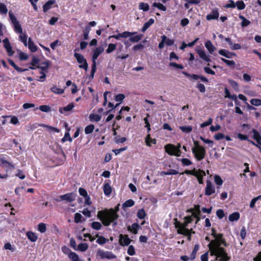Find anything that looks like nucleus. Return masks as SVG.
Returning a JSON list of instances; mask_svg holds the SVG:
<instances>
[{
    "mask_svg": "<svg viewBox=\"0 0 261 261\" xmlns=\"http://www.w3.org/2000/svg\"><path fill=\"white\" fill-rule=\"evenodd\" d=\"M95 237L98 238L97 240H96V242L99 245H103L107 241V239L102 236H99L98 234H96Z\"/></svg>",
    "mask_w": 261,
    "mask_h": 261,
    "instance_id": "37",
    "label": "nucleus"
},
{
    "mask_svg": "<svg viewBox=\"0 0 261 261\" xmlns=\"http://www.w3.org/2000/svg\"><path fill=\"white\" fill-rule=\"evenodd\" d=\"M154 22V20L153 18H150L149 20L144 23L143 28H142V31L145 32L147 29Z\"/></svg>",
    "mask_w": 261,
    "mask_h": 261,
    "instance_id": "27",
    "label": "nucleus"
},
{
    "mask_svg": "<svg viewBox=\"0 0 261 261\" xmlns=\"http://www.w3.org/2000/svg\"><path fill=\"white\" fill-rule=\"evenodd\" d=\"M104 48L101 46L96 47L93 50L92 61H96L98 56L103 51Z\"/></svg>",
    "mask_w": 261,
    "mask_h": 261,
    "instance_id": "12",
    "label": "nucleus"
},
{
    "mask_svg": "<svg viewBox=\"0 0 261 261\" xmlns=\"http://www.w3.org/2000/svg\"><path fill=\"white\" fill-rule=\"evenodd\" d=\"M250 103L253 106H261V100L260 99H252L250 100Z\"/></svg>",
    "mask_w": 261,
    "mask_h": 261,
    "instance_id": "51",
    "label": "nucleus"
},
{
    "mask_svg": "<svg viewBox=\"0 0 261 261\" xmlns=\"http://www.w3.org/2000/svg\"><path fill=\"white\" fill-rule=\"evenodd\" d=\"M19 58L21 61H25L27 60L28 58V56L27 54L20 51L18 53Z\"/></svg>",
    "mask_w": 261,
    "mask_h": 261,
    "instance_id": "49",
    "label": "nucleus"
},
{
    "mask_svg": "<svg viewBox=\"0 0 261 261\" xmlns=\"http://www.w3.org/2000/svg\"><path fill=\"white\" fill-rule=\"evenodd\" d=\"M215 240H212L209 243L208 246L210 251V255L216 256V259L220 258V261H228L229 257L227 256L224 249L221 247L223 245L224 246H227V243L223 238L222 233H218L215 238Z\"/></svg>",
    "mask_w": 261,
    "mask_h": 261,
    "instance_id": "1",
    "label": "nucleus"
},
{
    "mask_svg": "<svg viewBox=\"0 0 261 261\" xmlns=\"http://www.w3.org/2000/svg\"><path fill=\"white\" fill-rule=\"evenodd\" d=\"M40 126L45 128L48 132L59 133L60 132V130L58 128L45 124H40Z\"/></svg>",
    "mask_w": 261,
    "mask_h": 261,
    "instance_id": "22",
    "label": "nucleus"
},
{
    "mask_svg": "<svg viewBox=\"0 0 261 261\" xmlns=\"http://www.w3.org/2000/svg\"><path fill=\"white\" fill-rule=\"evenodd\" d=\"M135 34H136V32L131 33L127 31L123 32V33H121L122 38H127Z\"/></svg>",
    "mask_w": 261,
    "mask_h": 261,
    "instance_id": "59",
    "label": "nucleus"
},
{
    "mask_svg": "<svg viewBox=\"0 0 261 261\" xmlns=\"http://www.w3.org/2000/svg\"><path fill=\"white\" fill-rule=\"evenodd\" d=\"M38 230L41 233H44L46 231V225L45 223H40L38 225Z\"/></svg>",
    "mask_w": 261,
    "mask_h": 261,
    "instance_id": "42",
    "label": "nucleus"
},
{
    "mask_svg": "<svg viewBox=\"0 0 261 261\" xmlns=\"http://www.w3.org/2000/svg\"><path fill=\"white\" fill-rule=\"evenodd\" d=\"M240 218V214L238 212H234L229 216V220L231 222L237 221Z\"/></svg>",
    "mask_w": 261,
    "mask_h": 261,
    "instance_id": "29",
    "label": "nucleus"
},
{
    "mask_svg": "<svg viewBox=\"0 0 261 261\" xmlns=\"http://www.w3.org/2000/svg\"><path fill=\"white\" fill-rule=\"evenodd\" d=\"M74 103L73 102H71L66 107L60 108L59 111L60 113L65 115L66 112L70 111L74 108Z\"/></svg>",
    "mask_w": 261,
    "mask_h": 261,
    "instance_id": "15",
    "label": "nucleus"
},
{
    "mask_svg": "<svg viewBox=\"0 0 261 261\" xmlns=\"http://www.w3.org/2000/svg\"><path fill=\"white\" fill-rule=\"evenodd\" d=\"M91 227L95 230H100L101 228V224L97 221L93 222L91 223Z\"/></svg>",
    "mask_w": 261,
    "mask_h": 261,
    "instance_id": "39",
    "label": "nucleus"
},
{
    "mask_svg": "<svg viewBox=\"0 0 261 261\" xmlns=\"http://www.w3.org/2000/svg\"><path fill=\"white\" fill-rule=\"evenodd\" d=\"M50 90L52 92L57 94H62L64 92V89L58 88L56 86L51 87Z\"/></svg>",
    "mask_w": 261,
    "mask_h": 261,
    "instance_id": "32",
    "label": "nucleus"
},
{
    "mask_svg": "<svg viewBox=\"0 0 261 261\" xmlns=\"http://www.w3.org/2000/svg\"><path fill=\"white\" fill-rule=\"evenodd\" d=\"M4 248L5 250H9L11 252L15 251V247L14 246H12L10 243H7L4 245Z\"/></svg>",
    "mask_w": 261,
    "mask_h": 261,
    "instance_id": "47",
    "label": "nucleus"
},
{
    "mask_svg": "<svg viewBox=\"0 0 261 261\" xmlns=\"http://www.w3.org/2000/svg\"><path fill=\"white\" fill-rule=\"evenodd\" d=\"M215 192V188L214 185L210 180L206 181V186L205 188V195L210 196Z\"/></svg>",
    "mask_w": 261,
    "mask_h": 261,
    "instance_id": "9",
    "label": "nucleus"
},
{
    "mask_svg": "<svg viewBox=\"0 0 261 261\" xmlns=\"http://www.w3.org/2000/svg\"><path fill=\"white\" fill-rule=\"evenodd\" d=\"M68 257L71 261H84L83 259H80L79 255L74 252L70 253Z\"/></svg>",
    "mask_w": 261,
    "mask_h": 261,
    "instance_id": "25",
    "label": "nucleus"
},
{
    "mask_svg": "<svg viewBox=\"0 0 261 261\" xmlns=\"http://www.w3.org/2000/svg\"><path fill=\"white\" fill-rule=\"evenodd\" d=\"M221 60L226 63L228 66H234L235 65V62L233 60H228L224 58H221Z\"/></svg>",
    "mask_w": 261,
    "mask_h": 261,
    "instance_id": "61",
    "label": "nucleus"
},
{
    "mask_svg": "<svg viewBox=\"0 0 261 261\" xmlns=\"http://www.w3.org/2000/svg\"><path fill=\"white\" fill-rule=\"evenodd\" d=\"M28 239L32 242H36L38 239L37 234L32 231H28L26 233Z\"/></svg>",
    "mask_w": 261,
    "mask_h": 261,
    "instance_id": "20",
    "label": "nucleus"
},
{
    "mask_svg": "<svg viewBox=\"0 0 261 261\" xmlns=\"http://www.w3.org/2000/svg\"><path fill=\"white\" fill-rule=\"evenodd\" d=\"M198 249H199V246L198 245H195L194 246V249L191 255L190 258L191 259H193L195 258L196 252L198 250Z\"/></svg>",
    "mask_w": 261,
    "mask_h": 261,
    "instance_id": "62",
    "label": "nucleus"
},
{
    "mask_svg": "<svg viewBox=\"0 0 261 261\" xmlns=\"http://www.w3.org/2000/svg\"><path fill=\"white\" fill-rule=\"evenodd\" d=\"M153 7H156L159 9L165 11L166 10V7L163 4L160 3H154L152 5Z\"/></svg>",
    "mask_w": 261,
    "mask_h": 261,
    "instance_id": "44",
    "label": "nucleus"
},
{
    "mask_svg": "<svg viewBox=\"0 0 261 261\" xmlns=\"http://www.w3.org/2000/svg\"><path fill=\"white\" fill-rule=\"evenodd\" d=\"M139 8L140 10H142L143 11H147L149 10V5L144 3H140L139 5Z\"/></svg>",
    "mask_w": 261,
    "mask_h": 261,
    "instance_id": "46",
    "label": "nucleus"
},
{
    "mask_svg": "<svg viewBox=\"0 0 261 261\" xmlns=\"http://www.w3.org/2000/svg\"><path fill=\"white\" fill-rule=\"evenodd\" d=\"M39 109L43 112H49L50 111V108L49 106L47 105H42L39 107Z\"/></svg>",
    "mask_w": 261,
    "mask_h": 261,
    "instance_id": "50",
    "label": "nucleus"
},
{
    "mask_svg": "<svg viewBox=\"0 0 261 261\" xmlns=\"http://www.w3.org/2000/svg\"><path fill=\"white\" fill-rule=\"evenodd\" d=\"M192 153L197 161H201L204 159L206 154V150L203 146L197 148H192Z\"/></svg>",
    "mask_w": 261,
    "mask_h": 261,
    "instance_id": "3",
    "label": "nucleus"
},
{
    "mask_svg": "<svg viewBox=\"0 0 261 261\" xmlns=\"http://www.w3.org/2000/svg\"><path fill=\"white\" fill-rule=\"evenodd\" d=\"M75 199V194L73 193H69L63 195H61L59 199H57V201H65L67 202H71L73 201Z\"/></svg>",
    "mask_w": 261,
    "mask_h": 261,
    "instance_id": "8",
    "label": "nucleus"
},
{
    "mask_svg": "<svg viewBox=\"0 0 261 261\" xmlns=\"http://www.w3.org/2000/svg\"><path fill=\"white\" fill-rule=\"evenodd\" d=\"M74 56L76 58L77 62L80 64L79 68L84 69L87 71L88 70V65L84 57L79 53H74Z\"/></svg>",
    "mask_w": 261,
    "mask_h": 261,
    "instance_id": "7",
    "label": "nucleus"
},
{
    "mask_svg": "<svg viewBox=\"0 0 261 261\" xmlns=\"http://www.w3.org/2000/svg\"><path fill=\"white\" fill-rule=\"evenodd\" d=\"M219 54L222 56H224L227 58L231 59L233 56H236V54L231 52H229V51L226 49H220L219 51Z\"/></svg>",
    "mask_w": 261,
    "mask_h": 261,
    "instance_id": "16",
    "label": "nucleus"
},
{
    "mask_svg": "<svg viewBox=\"0 0 261 261\" xmlns=\"http://www.w3.org/2000/svg\"><path fill=\"white\" fill-rule=\"evenodd\" d=\"M125 98V96L123 94H119L115 96V100L121 102Z\"/></svg>",
    "mask_w": 261,
    "mask_h": 261,
    "instance_id": "64",
    "label": "nucleus"
},
{
    "mask_svg": "<svg viewBox=\"0 0 261 261\" xmlns=\"http://www.w3.org/2000/svg\"><path fill=\"white\" fill-rule=\"evenodd\" d=\"M204 45L210 54H213L216 49V47L214 46L210 40L206 41L204 43Z\"/></svg>",
    "mask_w": 261,
    "mask_h": 261,
    "instance_id": "17",
    "label": "nucleus"
},
{
    "mask_svg": "<svg viewBox=\"0 0 261 261\" xmlns=\"http://www.w3.org/2000/svg\"><path fill=\"white\" fill-rule=\"evenodd\" d=\"M27 46L28 47L29 49L32 51V52H35L37 50V46L35 44V43L32 41V39L31 38H29L28 39V42L27 43Z\"/></svg>",
    "mask_w": 261,
    "mask_h": 261,
    "instance_id": "19",
    "label": "nucleus"
},
{
    "mask_svg": "<svg viewBox=\"0 0 261 261\" xmlns=\"http://www.w3.org/2000/svg\"><path fill=\"white\" fill-rule=\"evenodd\" d=\"M165 151L170 155H174L176 156H180L181 155V151H179L176 149L175 145L168 144L164 146Z\"/></svg>",
    "mask_w": 261,
    "mask_h": 261,
    "instance_id": "5",
    "label": "nucleus"
},
{
    "mask_svg": "<svg viewBox=\"0 0 261 261\" xmlns=\"http://www.w3.org/2000/svg\"><path fill=\"white\" fill-rule=\"evenodd\" d=\"M139 228V225L137 223H134L132 226H128L127 227L128 230L132 231L134 234L137 233V231Z\"/></svg>",
    "mask_w": 261,
    "mask_h": 261,
    "instance_id": "31",
    "label": "nucleus"
},
{
    "mask_svg": "<svg viewBox=\"0 0 261 261\" xmlns=\"http://www.w3.org/2000/svg\"><path fill=\"white\" fill-rule=\"evenodd\" d=\"M135 204V202L132 199H128L124 202L122 205V207L123 210H125L126 208L132 207L134 206Z\"/></svg>",
    "mask_w": 261,
    "mask_h": 261,
    "instance_id": "26",
    "label": "nucleus"
},
{
    "mask_svg": "<svg viewBox=\"0 0 261 261\" xmlns=\"http://www.w3.org/2000/svg\"><path fill=\"white\" fill-rule=\"evenodd\" d=\"M260 198H261V195H259V196H257L256 197L253 198L251 200V202L250 203V207L251 208H253L255 206V204L257 200H259Z\"/></svg>",
    "mask_w": 261,
    "mask_h": 261,
    "instance_id": "54",
    "label": "nucleus"
},
{
    "mask_svg": "<svg viewBox=\"0 0 261 261\" xmlns=\"http://www.w3.org/2000/svg\"><path fill=\"white\" fill-rule=\"evenodd\" d=\"M236 6L237 7L238 9L242 10L245 9V4L242 1H237L236 4Z\"/></svg>",
    "mask_w": 261,
    "mask_h": 261,
    "instance_id": "48",
    "label": "nucleus"
},
{
    "mask_svg": "<svg viewBox=\"0 0 261 261\" xmlns=\"http://www.w3.org/2000/svg\"><path fill=\"white\" fill-rule=\"evenodd\" d=\"M224 7L226 8H234L236 7V4L233 1L229 0Z\"/></svg>",
    "mask_w": 261,
    "mask_h": 261,
    "instance_id": "57",
    "label": "nucleus"
},
{
    "mask_svg": "<svg viewBox=\"0 0 261 261\" xmlns=\"http://www.w3.org/2000/svg\"><path fill=\"white\" fill-rule=\"evenodd\" d=\"M88 248V245L87 243H82L78 245L77 248H76V250L81 251L82 252H84L86 251Z\"/></svg>",
    "mask_w": 261,
    "mask_h": 261,
    "instance_id": "30",
    "label": "nucleus"
},
{
    "mask_svg": "<svg viewBox=\"0 0 261 261\" xmlns=\"http://www.w3.org/2000/svg\"><path fill=\"white\" fill-rule=\"evenodd\" d=\"M184 166H189L192 164V162L186 158L181 159L180 160Z\"/></svg>",
    "mask_w": 261,
    "mask_h": 261,
    "instance_id": "60",
    "label": "nucleus"
},
{
    "mask_svg": "<svg viewBox=\"0 0 261 261\" xmlns=\"http://www.w3.org/2000/svg\"><path fill=\"white\" fill-rule=\"evenodd\" d=\"M214 180L215 183L219 186H221L223 184V180L218 175H215L214 177Z\"/></svg>",
    "mask_w": 261,
    "mask_h": 261,
    "instance_id": "63",
    "label": "nucleus"
},
{
    "mask_svg": "<svg viewBox=\"0 0 261 261\" xmlns=\"http://www.w3.org/2000/svg\"><path fill=\"white\" fill-rule=\"evenodd\" d=\"M252 132L253 133V138L256 141L258 144L261 145V136L260 133L255 129H253Z\"/></svg>",
    "mask_w": 261,
    "mask_h": 261,
    "instance_id": "18",
    "label": "nucleus"
},
{
    "mask_svg": "<svg viewBox=\"0 0 261 261\" xmlns=\"http://www.w3.org/2000/svg\"><path fill=\"white\" fill-rule=\"evenodd\" d=\"M9 63L18 72H23L28 70V69H22L19 68L12 60H9Z\"/></svg>",
    "mask_w": 261,
    "mask_h": 261,
    "instance_id": "28",
    "label": "nucleus"
},
{
    "mask_svg": "<svg viewBox=\"0 0 261 261\" xmlns=\"http://www.w3.org/2000/svg\"><path fill=\"white\" fill-rule=\"evenodd\" d=\"M177 232L178 233L188 236V239L189 240L191 239V230L189 229L184 227L180 226L177 230Z\"/></svg>",
    "mask_w": 261,
    "mask_h": 261,
    "instance_id": "14",
    "label": "nucleus"
},
{
    "mask_svg": "<svg viewBox=\"0 0 261 261\" xmlns=\"http://www.w3.org/2000/svg\"><path fill=\"white\" fill-rule=\"evenodd\" d=\"M179 129L185 133H190L192 130V127L191 126H181Z\"/></svg>",
    "mask_w": 261,
    "mask_h": 261,
    "instance_id": "36",
    "label": "nucleus"
},
{
    "mask_svg": "<svg viewBox=\"0 0 261 261\" xmlns=\"http://www.w3.org/2000/svg\"><path fill=\"white\" fill-rule=\"evenodd\" d=\"M9 15L11 23H12L14 28L15 32L18 34L21 33L22 32V29L16 17L11 12H9Z\"/></svg>",
    "mask_w": 261,
    "mask_h": 261,
    "instance_id": "6",
    "label": "nucleus"
},
{
    "mask_svg": "<svg viewBox=\"0 0 261 261\" xmlns=\"http://www.w3.org/2000/svg\"><path fill=\"white\" fill-rule=\"evenodd\" d=\"M55 3V1L50 0L46 2L43 6V10L44 12H47L51 8V6Z\"/></svg>",
    "mask_w": 261,
    "mask_h": 261,
    "instance_id": "24",
    "label": "nucleus"
},
{
    "mask_svg": "<svg viewBox=\"0 0 261 261\" xmlns=\"http://www.w3.org/2000/svg\"><path fill=\"white\" fill-rule=\"evenodd\" d=\"M62 251L64 254L67 255L68 256L70 253L73 252L68 247L65 246L62 247Z\"/></svg>",
    "mask_w": 261,
    "mask_h": 261,
    "instance_id": "58",
    "label": "nucleus"
},
{
    "mask_svg": "<svg viewBox=\"0 0 261 261\" xmlns=\"http://www.w3.org/2000/svg\"><path fill=\"white\" fill-rule=\"evenodd\" d=\"M27 35L25 33H20L19 40L23 43L25 46H27Z\"/></svg>",
    "mask_w": 261,
    "mask_h": 261,
    "instance_id": "33",
    "label": "nucleus"
},
{
    "mask_svg": "<svg viewBox=\"0 0 261 261\" xmlns=\"http://www.w3.org/2000/svg\"><path fill=\"white\" fill-rule=\"evenodd\" d=\"M198 171V170H196L195 169L193 170H186L185 171L184 173L187 175H192L195 176Z\"/></svg>",
    "mask_w": 261,
    "mask_h": 261,
    "instance_id": "56",
    "label": "nucleus"
},
{
    "mask_svg": "<svg viewBox=\"0 0 261 261\" xmlns=\"http://www.w3.org/2000/svg\"><path fill=\"white\" fill-rule=\"evenodd\" d=\"M143 35H137L133 37H130L129 40L132 42H137L139 41L142 38Z\"/></svg>",
    "mask_w": 261,
    "mask_h": 261,
    "instance_id": "40",
    "label": "nucleus"
},
{
    "mask_svg": "<svg viewBox=\"0 0 261 261\" xmlns=\"http://www.w3.org/2000/svg\"><path fill=\"white\" fill-rule=\"evenodd\" d=\"M166 36L164 35L161 36V41L159 44V48L160 49H162L165 46V40L166 39Z\"/></svg>",
    "mask_w": 261,
    "mask_h": 261,
    "instance_id": "53",
    "label": "nucleus"
},
{
    "mask_svg": "<svg viewBox=\"0 0 261 261\" xmlns=\"http://www.w3.org/2000/svg\"><path fill=\"white\" fill-rule=\"evenodd\" d=\"M146 213L144 211V209H140L139 210L138 212H137V216L138 217V218L140 219H143L144 218H145V217H146Z\"/></svg>",
    "mask_w": 261,
    "mask_h": 261,
    "instance_id": "41",
    "label": "nucleus"
},
{
    "mask_svg": "<svg viewBox=\"0 0 261 261\" xmlns=\"http://www.w3.org/2000/svg\"><path fill=\"white\" fill-rule=\"evenodd\" d=\"M118 217V214H116V212L113 211V208L105 209L97 212L98 219L106 226H109L112 223L113 226L117 225L116 220Z\"/></svg>",
    "mask_w": 261,
    "mask_h": 261,
    "instance_id": "2",
    "label": "nucleus"
},
{
    "mask_svg": "<svg viewBox=\"0 0 261 261\" xmlns=\"http://www.w3.org/2000/svg\"><path fill=\"white\" fill-rule=\"evenodd\" d=\"M205 175V173L203 170H198L197 173L196 175V177H197L198 182L200 184H203V177Z\"/></svg>",
    "mask_w": 261,
    "mask_h": 261,
    "instance_id": "21",
    "label": "nucleus"
},
{
    "mask_svg": "<svg viewBox=\"0 0 261 261\" xmlns=\"http://www.w3.org/2000/svg\"><path fill=\"white\" fill-rule=\"evenodd\" d=\"M96 257L100 259H112L115 258L116 256L112 252L104 251L103 250H98L96 254Z\"/></svg>",
    "mask_w": 261,
    "mask_h": 261,
    "instance_id": "4",
    "label": "nucleus"
},
{
    "mask_svg": "<svg viewBox=\"0 0 261 261\" xmlns=\"http://www.w3.org/2000/svg\"><path fill=\"white\" fill-rule=\"evenodd\" d=\"M131 242V240L128 238L127 235L120 234L119 243L122 246H127Z\"/></svg>",
    "mask_w": 261,
    "mask_h": 261,
    "instance_id": "11",
    "label": "nucleus"
},
{
    "mask_svg": "<svg viewBox=\"0 0 261 261\" xmlns=\"http://www.w3.org/2000/svg\"><path fill=\"white\" fill-rule=\"evenodd\" d=\"M72 139L70 136V134L68 132H66L65 134L64 137L62 139V142H65L66 141H69L70 142L72 141Z\"/></svg>",
    "mask_w": 261,
    "mask_h": 261,
    "instance_id": "55",
    "label": "nucleus"
},
{
    "mask_svg": "<svg viewBox=\"0 0 261 261\" xmlns=\"http://www.w3.org/2000/svg\"><path fill=\"white\" fill-rule=\"evenodd\" d=\"M8 12V9L6 5L2 3H0V14L6 15Z\"/></svg>",
    "mask_w": 261,
    "mask_h": 261,
    "instance_id": "35",
    "label": "nucleus"
},
{
    "mask_svg": "<svg viewBox=\"0 0 261 261\" xmlns=\"http://www.w3.org/2000/svg\"><path fill=\"white\" fill-rule=\"evenodd\" d=\"M89 119L91 121L98 122L101 119V117L97 114H92L89 116Z\"/></svg>",
    "mask_w": 261,
    "mask_h": 261,
    "instance_id": "38",
    "label": "nucleus"
},
{
    "mask_svg": "<svg viewBox=\"0 0 261 261\" xmlns=\"http://www.w3.org/2000/svg\"><path fill=\"white\" fill-rule=\"evenodd\" d=\"M94 125L93 124H90L87 126L85 128V133L86 134H89L93 132L94 129Z\"/></svg>",
    "mask_w": 261,
    "mask_h": 261,
    "instance_id": "45",
    "label": "nucleus"
},
{
    "mask_svg": "<svg viewBox=\"0 0 261 261\" xmlns=\"http://www.w3.org/2000/svg\"><path fill=\"white\" fill-rule=\"evenodd\" d=\"M228 83L232 88L237 92L239 91V87L238 84L234 81L229 80Z\"/></svg>",
    "mask_w": 261,
    "mask_h": 261,
    "instance_id": "34",
    "label": "nucleus"
},
{
    "mask_svg": "<svg viewBox=\"0 0 261 261\" xmlns=\"http://www.w3.org/2000/svg\"><path fill=\"white\" fill-rule=\"evenodd\" d=\"M197 53L198 54L199 57L202 59L203 61L206 62H210L211 61L210 56L208 55L205 51L203 49H196Z\"/></svg>",
    "mask_w": 261,
    "mask_h": 261,
    "instance_id": "10",
    "label": "nucleus"
},
{
    "mask_svg": "<svg viewBox=\"0 0 261 261\" xmlns=\"http://www.w3.org/2000/svg\"><path fill=\"white\" fill-rule=\"evenodd\" d=\"M219 12L217 9H214L211 13L206 15V19L207 20H211L213 19H217L219 17Z\"/></svg>",
    "mask_w": 261,
    "mask_h": 261,
    "instance_id": "13",
    "label": "nucleus"
},
{
    "mask_svg": "<svg viewBox=\"0 0 261 261\" xmlns=\"http://www.w3.org/2000/svg\"><path fill=\"white\" fill-rule=\"evenodd\" d=\"M103 192L106 196H109L112 192V188L109 183H105L103 185Z\"/></svg>",
    "mask_w": 261,
    "mask_h": 261,
    "instance_id": "23",
    "label": "nucleus"
},
{
    "mask_svg": "<svg viewBox=\"0 0 261 261\" xmlns=\"http://www.w3.org/2000/svg\"><path fill=\"white\" fill-rule=\"evenodd\" d=\"M146 143L147 145L150 146L151 143L155 144V139H152L149 135H148L147 136L145 140Z\"/></svg>",
    "mask_w": 261,
    "mask_h": 261,
    "instance_id": "52",
    "label": "nucleus"
},
{
    "mask_svg": "<svg viewBox=\"0 0 261 261\" xmlns=\"http://www.w3.org/2000/svg\"><path fill=\"white\" fill-rule=\"evenodd\" d=\"M116 48V45L115 44L110 43L108 45V48L106 49V53L110 54L114 51Z\"/></svg>",
    "mask_w": 261,
    "mask_h": 261,
    "instance_id": "43",
    "label": "nucleus"
}]
</instances>
